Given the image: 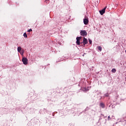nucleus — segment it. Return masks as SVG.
<instances>
[{"mask_svg":"<svg viewBox=\"0 0 126 126\" xmlns=\"http://www.w3.org/2000/svg\"><path fill=\"white\" fill-rule=\"evenodd\" d=\"M81 36H83L84 37L85 36H87V32L86 31H81L80 32Z\"/></svg>","mask_w":126,"mask_h":126,"instance_id":"obj_2","label":"nucleus"},{"mask_svg":"<svg viewBox=\"0 0 126 126\" xmlns=\"http://www.w3.org/2000/svg\"><path fill=\"white\" fill-rule=\"evenodd\" d=\"M111 71L112 72H113L114 73H115V72H116V69L115 68L112 69Z\"/></svg>","mask_w":126,"mask_h":126,"instance_id":"obj_11","label":"nucleus"},{"mask_svg":"<svg viewBox=\"0 0 126 126\" xmlns=\"http://www.w3.org/2000/svg\"><path fill=\"white\" fill-rule=\"evenodd\" d=\"M24 37H25V38H27V34L26 33V32H25L23 34Z\"/></svg>","mask_w":126,"mask_h":126,"instance_id":"obj_10","label":"nucleus"},{"mask_svg":"<svg viewBox=\"0 0 126 126\" xmlns=\"http://www.w3.org/2000/svg\"><path fill=\"white\" fill-rule=\"evenodd\" d=\"M89 23V20H88V18H85L84 19V24L85 25H87Z\"/></svg>","mask_w":126,"mask_h":126,"instance_id":"obj_5","label":"nucleus"},{"mask_svg":"<svg viewBox=\"0 0 126 126\" xmlns=\"http://www.w3.org/2000/svg\"><path fill=\"white\" fill-rule=\"evenodd\" d=\"M106 96L107 97H108V95H106Z\"/></svg>","mask_w":126,"mask_h":126,"instance_id":"obj_16","label":"nucleus"},{"mask_svg":"<svg viewBox=\"0 0 126 126\" xmlns=\"http://www.w3.org/2000/svg\"><path fill=\"white\" fill-rule=\"evenodd\" d=\"M82 43L85 46V45L88 43V40L87 38L84 37L83 42H81V44H82Z\"/></svg>","mask_w":126,"mask_h":126,"instance_id":"obj_4","label":"nucleus"},{"mask_svg":"<svg viewBox=\"0 0 126 126\" xmlns=\"http://www.w3.org/2000/svg\"><path fill=\"white\" fill-rule=\"evenodd\" d=\"M100 106L101 107V108H105V104L103 103H100Z\"/></svg>","mask_w":126,"mask_h":126,"instance_id":"obj_7","label":"nucleus"},{"mask_svg":"<svg viewBox=\"0 0 126 126\" xmlns=\"http://www.w3.org/2000/svg\"><path fill=\"white\" fill-rule=\"evenodd\" d=\"M106 8H107V6L104 8L102 10L99 11L101 15H103V14L105 13V10H106Z\"/></svg>","mask_w":126,"mask_h":126,"instance_id":"obj_6","label":"nucleus"},{"mask_svg":"<svg viewBox=\"0 0 126 126\" xmlns=\"http://www.w3.org/2000/svg\"><path fill=\"white\" fill-rule=\"evenodd\" d=\"M81 38H82L81 36L76 37L77 40H76V43L77 45H80V44H81V43H80V40H81Z\"/></svg>","mask_w":126,"mask_h":126,"instance_id":"obj_3","label":"nucleus"},{"mask_svg":"<svg viewBox=\"0 0 126 126\" xmlns=\"http://www.w3.org/2000/svg\"><path fill=\"white\" fill-rule=\"evenodd\" d=\"M21 47H18V52H19V53H20V52H21Z\"/></svg>","mask_w":126,"mask_h":126,"instance_id":"obj_8","label":"nucleus"},{"mask_svg":"<svg viewBox=\"0 0 126 126\" xmlns=\"http://www.w3.org/2000/svg\"><path fill=\"white\" fill-rule=\"evenodd\" d=\"M24 53V52H23L22 53H21V55H23Z\"/></svg>","mask_w":126,"mask_h":126,"instance_id":"obj_15","label":"nucleus"},{"mask_svg":"<svg viewBox=\"0 0 126 126\" xmlns=\"http://www.w3.org/2000/svg\"><path fill=\"white\" fill-rule=\"evenodd\" d=\"M28 32H32V29H30L29 30H28Z\"/></svg>","mask_w":126,"mask_h":126,"instance_id":"obj_13","label":"nucleus"},{"mask_svg":"<svg viewBox=\"0 0 126 126\" xmlns=\"http://www.w3.org/2000/svg\"><path fill=\"white\" fill-rule=\"evenodd\" d=\"M89 41L90 44H92V40H91L90 39H89Z\"/></svg>","mask_w":126,"mask_h":126,"instance_id":"obj_12","label":"nucleus"},{"mask_svg":"<svg viewBox=\"0 0 126 126\" xmlns=\"http://www.w3.org/2000/svg\"><path fill=\"white\" fill-rule=\"evenodd\" d=\"M111 120V117L110 116L108 117V121H110Z\"/></svg>","mask_w":126,"mask_h":126,"instance_id":"obj_14","label":"nucleus"},{"mask_svg":"<svg viewBox=\"0 0 126 126\" xmlns=\"http://www.w3.org/2000/svg\"><path fill=\"white\" fill-rule=\"evenodd\" d=\"M98 51H100L101 52L102 51V47L101 46H98L97 47Z\"/></svg>","mask_w":126,"mask_h":126,"instance_id":"obj_9","label":"nucleus"},{"mask_svg":"<svg viewBox=\"0 0 126 126\" xmlns=\"http://www.w3.org/2000/svg\"><path fill=\"white\" fill-rule=\"evenodd\" d=\"M24 64H28V59H27L25 57H23L22 60Z\"/></svg>","mask_w":126,"mask_h":126,"instance_id":"obj_1","label":"nucleus"}]
</instances>
